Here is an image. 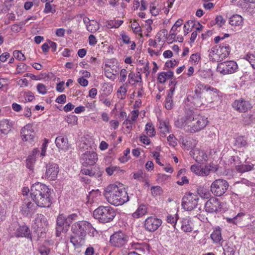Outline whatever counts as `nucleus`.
Returning a JSON list of instances; mask_svg holds the SVG:
<instances>
[{
  "instance_id": "30",
  "label": "nucleus",
  "mask_w": 255,
  "mask_h": 255,
  "mask_svg": "<svg viewBox=\"0 0 255 255\" xmlns=\"http://www.w3.org/2000/svg\"><path fill=\"white\" fill-rule=\"evenodd\" d=\"M243 23V17L239 14H235L231 16L229 20V23L232 26H240Z\"/></svg>"
},
{
  "instance_id": "6",
  "label": "nucleus",
  "mask_w": 255,
  "mask_h": 255,
  "mask_svg": "<svg viewBox=\"0 0 255 255\" xmlns=\"http://www.w3.org/2000/svg\"><path fill=\"white\" fill-rule=\"evenodd\" d=\"M229 187L228 182L223 179H218L212 182L210 191L216 196H221L226 193Z\"/></svg>"
},
{
  "instance_id": "58",
  "label": "nucleus",
  "mask_w": 255,
  "mask_h": 255,
  "mask_svg": "<svg viewBox=\"0 0 255 255\" xmlns=\"http://www.w3.org/2000/svg\"><path fill=\"white\" fill-rule=\"evenodd\" d=\"M116 61V60L115 59H113L107 61L105 64V68H106L107 69H111L115 67L116 68H117V66L114 65V63Z\"/></svg>"
},
{
  "instance_id": "23",
  "label": "nucleus",
  "mask_w": 255,
  "mask_h": 255,
  "mask_svg": "<svg viewBox=\"0 0 255 255\" xmlns=\"http://www.w3.org/2000/svg\"><path fill=\"white\" fill-rule=\"evenodd\" d=\"M238 157H233V160L236 164V169L237 171L240 173H244L246 172H248L252 170L253 169V165H249V164H238L240 163H237L236 161V159H238Z\"/></svg>"
},
{
  "instance_id": "45",
  "label": "nucleus",
  "mask_w": 255,
  "mask_h": 255,
  "mask_svg": "<svg viewBox=\"0 0 255 255\" xmlns=\"http://www.w3.org/2000/svg\"><path fill=\"white\" fill-rule=\"evenodd\" d=\"M195 24V22L192 20L187 21L184 25V35H187L188 33V31H190V26L191 25L192 27H194Z\"/></svg>"
},
{
  "instance_id": "13",
  "label": "nucleus",
  "mask_w": 255,
  "mask_h": 255,
  "mask_svg": "<svg viewBox=\"0 0 255 255\" xmlns=\"http://www.w3.org/2000/svg\"><path fill=\"white\" fill-rule=\"evenodd\" d=\"M21 135L23 141L32 143L34 141L35 132L30 124L25 125L21 130Z\"/></svg>"
},
{
  "instance_id": "33",
  "label": "nucleus",
  "mask_w": 255,
  "mask_h": 255,
  "mask_svg": "<svg viewBox=\"0 0 255 255\" xmlns=\"http://www.w3.org/2000/svg\"><path fill=\"white\" fill-rule=\"evenodd\" d=\"M21 98L23 99L22 101L24 103L32 102L35 99L34 94L31 91H25L21 93Z\"/></svg>"
},
{
  "instance_id": "27",
  "label": "nucleus",
  "mask_w": 255,
  "mask_h": 255,
  "mask_svg": "<svg viewBox=\"0 0 255 255\" xmlns=\"http://www.w3.org/2000/svg\"><path fill=\"white\" fill-rule=\"evenodd\" d=\"M147 207L145 205H140L139 206L137 210L134 212L132 216L133 218H139L147 213Z\"/></svg>"
},
{
  "instance_id": "55",
  "label": "nucleus",
  "mask_w": 255,
  "mask_h": 255,
  "mask_svg": "<svg viewBox=\"0 0 255 255\" xmlns=\"http://www.w3.org/2000/svg\"><path fill=\"white\" fill-rule=\"evenodd\" d=\"M173 106V101L171 98L166 97L165 107L167 110H171Z\"/></svg>"
},
{
  "instance_id": "17",
  "label": "nucleus",
  "mask_w": 255,
  "mask_h": 255,
  "mask_svg": "<svg viewBox=\"0 0 255 255\" xmlns=\"http://www.w3.org/2000/svg\"><path fill=\"white\" fill-rule=\"evenodd\" d=\"M47 225L48 223L45 217L43 215L38 214L34 220L33 227L35 230L42 233L43 232H45Z\"/></svg>"
},
{
  "instance_id": "21",
  "label": "nucleus",
  "mask_w": 255,
  "mask_h": 255,
  "mask_svg": "<svg viewBox=\"0 0 255 255\" xmlns=\"http://www.w3.org/2000/svg\"><path fill=\"white\" fill-rule=\"evenodd\" d=\"M217 47H218V45L213 46L209 51V57L210 60L213 62H219L223 60L220 53L221 51L219 50Z\"/></svg>"
},
{
  "instance_id": "7",
  "label": "nucleus",
  "mask_w": 255,
  "mask_h": 255,
  "mask_svg": "<svg viewBox=\"0 0 255 255\" xmlns=\"http://www.w3.org/2000/svg\"><path fill=\"white\" fill-rule=\"evenodd\" d=\"M198 200L197 195L187 193L182 199V208L186 211H192L197 206Z\"/></svg>"
},
{
  "instance_id": "3",
  "label": "nucleus",
  "mask_w": 255,
  "mask_h": 255,
  "mask_svg": "<svg viewBox=\"0 0 255 255\" xmlns=\"http://www.w3.org/2000/svg\"><path fill=\"white\" fill-rule=\"evenodd\" d=\"M104 195L109 203L116 206L122 205L129 200L126 190L115 184L107 186L104 190Z\"/></svg>"
},
{
  "instance_id": "61",
  "label": "nucleus",
  "mask_w": 255,
  "mask_h": 255,
  "mask_svg": "<svg viewBox=\"0 0 255 255\" xmlns=\"http://www.w3.org/2000/svg\"><path fill=\"white\" fill-rule=\"evenodd\" d=\"M55 102L59 104H64L66 102V96L65 94L59 96L56 99Z\"/></svg>"
},
{
  "instance_id": "56",
  "label": "nucleus",
  "mask_w": 255,
  "mask_h": 255,
  "mask_svg": "<svg viewBox=\"0 0 255 255\" xmlns=\"http://www.w3.org/2000/svg\"><path fill=\"white\" fill-rule=\"evenodd\" d=\"M25 24L24 22H21L19 25L13 24L11 26V29L13 31L18 32L21 30L22 27Z\"/></svg>"
},
{
  "instance_id": "26",
  "label": "nucleus",
  "mask_w": 255,
  "mask_h": 255,
  "mask_svg": "<svg viewBox=\"0 0 255 255\" xmlns=\"http://www.w3.org/2000/svg\"><path fill=\"white\" fill-rule=\"evenodd\" d=\"M159 128L161 136L165 137L166 136V133L170 132L171 127L168 122L163 121L159 123Z\"/></svg>"
},
{
  "instance_id": "62",
  "label": "nucleus",
  "mask_w": 255,
  "mask_h": 255,
  "mask_svg": "<svg viewBox=\"0 0 255 255\" xmlns=\"http://www.w3.org/2000/svg\"><path fill=\"white\" fill-rule=\"evenodd\" d=\"M166 80V75L165 72H161L159 74L158 77V80L160 83H164Z\"/></svg>"
},
{
  "instance_id": "11",
  "label": "nucleus",
  "mask_w": 255,
  "mask_h": 255,
  "mask_svg": "<svg viewBox=\"0 0 255 255\" xmlns=\"http://www.w3.org/2000/svg\"><path fill=\"white\" fill-rule=\"evenodd\" d=\"M128 241L127 236L122 232L113 234L110 237V243L115 247H121L124 246Z\"/></svg>"
},
{
  "instance_id": "46",
  "label": "nucleus",
  "mask_w": 255,
  "mask_h": 255,
  "mask_svg": "<svg viewBox=\"0 0 255 255\" xmlns=\"http://www.w3.org/2000/svg\"><path fill=\"white\" fill-rule=\"evenodd\" d=\"M246 59L250 63L253 68L255 69V54H248L246 56Z\"/></svg>"
},
{
  "instance_id": "42",
  "label": "nucleus",
  "mask_w": 255,
  "mask_h": 255,
  "mask_svg": "<svg viewBox=\"0 0 255 255\" xmlns=\"http://www.w3.org/2000/svg\"><path fill=\"white\" fill-rule=\"evenodd\" d=\"M151 193L152 196L156 197L162 194L163 190L159 186H154L151 187Z\"/></svg>"
},
{
  "instance_id": "28",
  "label": "nucleus",
  "mask_w": 255,
  "mask_h": 255,
  "mask_svg": "<svg viewBox=\"0 0 255 255\" xmlns=\"http://www.w3.org/2000/svg\"><path fill=\"white\" fill-rule=\"evenodd\" d=\"M217 48H218L219 50L221 51L220 53L223 60L229 56L231 48L228 44H222L218 45Z\"/></svg>"
},
{
  "instance_id": "5",
  "label": "nucleus",
  "mask_w": 255,
  "mask_h": 255,
  "mask_svg": "<svg viewBox=\"0 0 255 255\" xmlns=\"http://www.w3.org/2000/svg\"><path fill=\"white\" fill-rule=\"evenodd\" d=\"M191 170L197 175L201 176H207L211 172H215L218 169L217 165L214 163H209L205 166H201L198 164H194L191 166Z\"/></svg>"
},
{
  "instance_id": "54",
  "label": "nucleus",
  "mask_w": 255,
  "mask_h": 255,
  "mask_svg": "<svg viewBox=\"0 0 255 255\" xmlns=\"http://www.w3.org/2000/svg\"><path fill=\"white\" fill-rule=\"evenodd\" d=\"M177 221V215L176 214L175 216H173L172 215H168L167 216V222L169 223H171V224L173 225V226H174L176 223V222Z\"/></svg>"
},
{
  "instance_id": "57",
  "label": "nucleus",
  "mask_w": 255,
  "mask_h": 255,
  "mask_svg": "<svg viewBox=\"0 0 255 255\" xmlns=\"http://www.w3.org/2000/svg\"><path fill=\"white\" fill-rule=\"evenodd\" d=\"M65 121L68 124H75L77 122V118L75 115H70L66 118Z\"/></svg>"
},
{
  "instance_id": "51",
  "label": "nucleus",
  "mask_w": 255,
  "mask_h": 255,
  "mask_svg": "<svg viewBox=\"0 0 255 255\" xmlns=\"http://www.w3.org/2000/svg\"><path fill=\"white\" fill-rule=\"evenodd\" d=\"M37 90L39 93L42 95H44L47 93V89L45 86L43 84L39 83L37 85Z\"/></svg>"
},
{
  "instance_id": "4",
  "label": "nucleus",
  "mask_w": 255,
  "mask_h": 255,
  "mask_svg": "<svg viewBox=\"0 0 255 255\" xmlns=\"http://www.w3.org/2000/svg\"><path fill=\"white\" fill-rule=\"evenodd\" d=\"M116 215L115 210L111 206H100L93 212L94 218L104 224L113 221Z\"/></svg>"
},
{
  "instance_id": "63",
  "label": "nucleus",
  "mask_w": 255,
  "mask_h": 255,
  "mask_svg": "<svg viewBox=\"0 0 255 255\" xmlns=\"http://www.w3.org/2000/svg\"><path fill=\"white\" fill-rule=\"evenodd\" d=\"M127 75V71L125 69H122L120 72V81L121 82H125Z\"/></svg>"
},
{
  "instance_id": "10",
  "label": "nucleus",
  "mask_w": 255,
  "mask_h": 255,
  "mask_svg": "<svg viewBox=\"0 0 255 255\" xmlns=\"http://www.w3.org/2000/svg\"><path fill=\"white\" fill-rule=\"evenodd\" d=\"M97 160V154L94 151H86L82 154L80 158L82 164L85 167L94 165Z\"/></svg>"
},
{
  "instance_id": "34",
  "label": "nucleus",
  "mask_w": 255,
  "mask_h": 255,
  "mask_svg": "<svg viewBox=\"0 0 255 255\" xmlns=\"http://www.w3.org/2000/svg\"><path fill=\"white\" fill-rule=\"evenodd\" d=\"M235 143L238 147H245L248 145L246 138L242 136L237 137Z\"/></svg>"
},
{
  "instance_id": "59",
  "label": "nucleus",
  "mask_w": 255,
  "mask_h": 255,
  "mask_svg": "<svg viewBox=\"0 0 255 255\" xmlns=\"http://www.w3.org/2000/svg\"><path fill=\"white\" fill-rule=\"evenodd\" d=\"M167 139L171 146H174L176 144V138L173 134H170Z\"/></svg>"
},
{
  "instance_id": "47",
  "label": "nucleus",
  "mask_w": 255,
  "mask_h": 255,
  "mask_svg": "<svg viewBox=\"0 0 255 255\" xmlns=\"http://www.w3.org/2000/svg\"><path fill=\"white\" fill-rule=\"evenodd\" d=\"M77 217L78 216L76 214H72L66 217V227H69L72 222L77 219Z\"/></svg>"
},
{
  "instance_id": "16",
  "label": "nucleus",
  "mask_w": 255,
  "mask_h": 255,
  "mask_svg": "<svg viewBox=\"0 0 255 255\" xmlns=\"http://www.w3.org/2000/svg\"><path fill=\"white\" fill-rule=\"evenodd\" d=\"M221 208L219 199L215 197L210 198L205 205L206 211L211 213L218 212Z\"/></svg>"
},
{
  "instance_id": "37",
  "label": "nucleus",
  "mask_w": 255,
  "mask_h": 255,
  "mask_svg": "<svg viewBox=\"0 0 255 255\" xmlns=\"http://www.w3.org/2000/svg\"><path fill=\"white\" fill-rule=\"evenodd\" d=\"M236 252V247L232 245H227L224 248L225 255H234Z\"/></svg>"
},
{
  "instance_id": "35",
  "label": "nucleus",
  "mask_w": 255,
  "mask_h": 255,
  "mask_svg": "<svg viewBox=\"0 0 255 255\" xmlns=\"http://www.w3.org/2000/svg\"><path fill=\"white\" fill-rule=\"evenodd\" d=\"M181 228L185 232H190L192 230L190 221L187 219L182 221Z\"/></svg>"
},
{
  "instance_id": "41",
  "label": "nucleus",
  "mask_w": 255,
  "mask_h": 255,
  "mask_svg": "<svg viewBox=\"0 0 255 255\" xmlns=\"http://www.w3.org/2000/svg\"><path fill=\"white\" fill-rule=\"evenodd\" d=\"M35 161V157H34L33 155H29L26 160V167L30 170H33Z\"/></svg>"
},
{
  "instance_id": "53",
  "label": "nucleus",
  "mask_w": 255,
  "mask_h": 255,
  "mask_svg": "<svg viewBox=\"0 0 255 255\" xmlns=\"http://www.w3.org/2000/svg\"><path fill=\"white\" fill-rule=\"evenodd\" d=\"M133 178L136 179L139 181H142L143 180V172L142 171H138L136 173H133Z\"/></svg>"
},
{
  "instance_id": "2",
  "label": "nucleus",
  "mask_w": 255,
  "mask_h": 255,
  "mask_svg": "<svg viewBox=\"0 0 255 255\" xmlns=\"http://www.w3.org/2000/svg\"><path fill=\"white\" fill-rule=\"evenodd\" d=\"M30 195L35 204L40 207H49L51 204L50 191L48 187L40 182L31 187Z\"/></svg>"
},
{
  "instance_id": "18",
  "label": "nucleus",
  "mask_w": 255,
  "mask_h": 255,
  "mask_svg": "<svg viewBox=\"0 0 255 255\" xmlns=\"http://www.w3.org/2000/svg\"><path fill=\"white\" fill-rule=\"evenodd\" d=\"M21 208V213L24 216H28L34 213L36 206L28 200H24Z\"/></svg>"
},
{
  "instance_id": "8",
  "label": "nucleus",
  "mask_w": 255,
  "mask_h": 255,
  "mask_svg": "<svg viewBox=\"0 0 255 255\" xmlns=\"http://www.w3.org/2000/svg\"><path fill=\"white\" fill-rule=\"evenodd\" d=\"M238 69L237 63L234 61H227L218 64L217 70L223 75L231 74Z\"/></svg>"
},
{
  "instance_id": "39",
  "label": "nucleus",
  "mask_w": 255,
  "mask_h": 255,
  "mask_svg": "<svg viewBox=\"0 0 255 255\" xmlns=\"http://www.w3.org/2000/svg\"><path fill=\"white\" fill-rule=\"evenodd\" d=\"M245 216V214L243 212L239 213L235 217V225L240 227L244 226V224L242 223L243 219Z\"/></svg>"
},
{
  "instance_id": "24",
  "label": "nucleus",
  "mask_w": 255,
  "mask_h": 255,
  "mask_svg": "<svg viewBox=\"0 0 255 255\" xmlns=\"http://www.w3.org/2000/svg\"><path fill=\"white\" fill-rule=\"evenodd\" d=\"M16 235L17 237H25L31 239L30 230L29 228L25 226L19 227L16 232Z\"/></svg>"
},
{
  "instance_id": "9",
  "label": "nucleus",
  "mask_w": 255,
  "mask_h": 255,
  "mask_svg": "<svg viewBox=\"0 0 255 255\" xmlns=\"http://www.w3.org/2000/svg\"><path fill=\"white\" fill-rule=\"evenodd\" d=\"M162 223V220L156 217L150 216L145 219L144 227L147 231L154 232L161 225Z\"/></svg>"
},
{
  "instance_id": "29",
  "label": "nucleus",
  "mask_w": 255,
  "mask_h": 255,
  "mask_svg": "<svg viewBox=\"0 0 255 255\" xmlns=\"http://www.w3.org/2000/svg\"><path fill=\"white\" fill-rule=\"evenodd\" d=\"M187 99L192 103L196 107H200L203 105V100L201 96L188 95Z\"/></svg>"
},
{
  "instance_id": "40",
  "label": "nucleus",
  "mask_w": 255,
  "mask_h": 255,
  "mask_svg": "<svg viewBox=\"0 0 255 255\" xmlns=\"http://www.w3.org/2000/svg\"><path fill=\"white\" fill-rule=\"evenodd\" d=\"M211 238L215 243L219 242L222 239L221 233L220 230L214 231L211 235Z\"/></svg>"
},
{
  "instance_id": "64",
  "label": "nucleus",
  "mask_w": 255,
  "mask_h": 255,
  "mask_svg": "<svg viewBox=\"0 0 255 255\" xmlns=\"http://www.w3.org/2000/svg\"><path fill=\"white\" fill-rule=\"evenodd\" d=\"M216 23L219 25V26H222L225 22V20L223 18V16L221 15H218L216 18Z\"/></svg>"
},
{
  "instance_id": "22",
  "label": "nucleus",
  "mask_w": 255,
  "mask_h": 255,
  "mask_svg": "<svg viewBox=\"0 0 255 255\" xmlns=\"http://www.w3.org/2000/svg\"><path fill=\"white\" fill-rule=\"evenodd\" d=\"M55 144L57 147L61 150H66L68 148V141L67 138L63 136L57 137L55 139Z\"/></svg>"
},
{
  "instance_id": "32",
  "label": "nucleus",
  "mask_w": 255,
  "mask_h": 255,
  "mask_svg": "<svg viewBox=\"0 0 255 255\" xmlns=\"http://www.w3.org/2000/svg\"><path fill=\"white\" fill-rule=\"evenodd\" d=\"M66 222H67L66 217L63 214L59 215L57 218L56 227H61L65 229V232H66L68 227H66Z\"/></svg>"
},
{
  "instance_id": "48",
  "label": "nucleus",
  "mask_w": 255,
  "mask_h": 255,
  "mask_svg": "<svg viewBox=\"0 0 255 255\" xmlns=\"http://www.w3.org/2000/svg\"><path fill=\"white\" fill-rule=\"evenodd\" d=\"M119 170V167L116 166H110L106 168V172L108 175L111 176L113 175L115 172L118 171Z\"/></svg>"
},
{
  "instance_id": "31",
  "label": "nucleus",
  "mask_w": 255,
  "mask_h": 255,
  "mask_svg": "<svg viewBox=\"0 0 255 255\" xmlns=\"http://www.w3.org/2000/svg\"><path fill=\"white\" fill-rule=\"evenodd\" d=\"M194 154L195 160L198 163H202L207 160V154L203 151L196 150Z\"/></svg>"
},
{
  "instance_id": "52",
  "label": "nucleus",
  "mask_w": 255,
  "mask_h": 255,
  "mask_svg": "<svg viewBox=\"0 0 255 255\" xmlns=\"http://www.w3.org/2000/svg\"><path fill=\"white\" fill-rule=\"evenodd\" d=\"M38 251L41 255H48L50 252V249L45 246H41L39 248Z\"/></svg>"
},
{
  "instance_id": "25",
  "label": "nucleus",
  "mask_w": 255,
  "mask_h": 255,
  "mask_svg": "<svg viewBox=\"0 0 255 255\" xmlns=\"http://www.w3.org/2000/svg\"><path fill=\"white\" fill-rule=\"evenodd\" d=\"M11 124L7 120H3L0 123V131L3 134H7L11 128Z\"/></svg>"
},
{
  "instance_id": "1",
  "label": "nucleus",
  "mask_w": 255,
  "mask_h": 255,
  "mask_svg": "<svg viewBox=\"0 0 255 255\" xmlns=\"http://www.w3.org/2000/svg\"><path fill=\"white\" fill-rule=\"evenodd\" d=\"M207 123V118L205 116L191 114L177 119L175 125L178 128H183L186 131L195 132L203 129Z\"/></svg>"
},
{
  "instance_id": "43",
  "label": "nucleus",
  "mask_w": 255,
  "mask_h": 255,
  "mask_svg": "<svg viewBox=\"0 0 255 255\" xmlns=\"http://www.w3.org/2000/svg\"><path fill=\"white\" fill-rule=\"evenodd\" d=\"M197 193L203 198L208 199L210 196V193L203 187H199L197 189Z\"/></svg>"
},
{
  "instance_id": "50",
  "label": "nucleus",
  "mask_w": 255,
  "mask_h": 255,
  "mask_svg": "<svg viewBox=\"0 0 255 255\" xmlns=\"http://www.w3.org/2000/svg\"><path fill=\"white\" fill-rule=\"evenodd\" d=\"M13 56L17 59L23 61L25 59V57L23 54H22L20 51L18 50H15L13 52Z\"/></svg>"
},
{
  "instance_id": "60",
  "label": "nucleus",
  "mask_w": 255,
  "mask_h": 255,
  "mask_svg": "<svg viewBox=\"0 0 255 255\" xmlns=\"http://www.w3.org/2000/svg\"><path fill=\"white\" fill-rule=\"evenodd\" d=\"M182 22H183V20L182 19H178L176 21V22L175 23L174 25L172 26V27L171 28V29L170 30V32L172 31L175 32L177 30V28L178 27H180L182 25Z\"/></svg>"
},
{
  "instance_id": "49",
  "label": "nucleus",
  "mask_w": 255,
  "mask_h": 255,
  "mask_svg": "<svg viewBox=\"0 0 255 255\" xmlns=\"http://www.w3.org/2000/svg\"><path fill=\"white\" fill-rule=\"evenodd\" d=\"M56 11L55 8H53L52 6L49 2H46L45 5V8L43 12L45 13L49 12L54 13Z\"/></svg>"
},
{
  "instance_id": "44",
  "label": "nucleus",
  "mask_w": 255,
  "mask_h": 255,
  "mask_svg": "<svg viewBox=\"0 0 255 255\" xmlns=\"http://www.w3.org/2000/svg\"><path fill=\"white\" fill-rule=\"evenodd\" d=\"M105 69V75L110 79H114L116 76L118 74V70H115V73H112L110 69L104 68Z\"/></svg>"
},
{
  "instance_id": "19",
  "label": "nucleus",
  "mask_w": 255,
  "mask_h": 255,
  "mask_svg": "<svg viewBox=\"0 0 255 255\" xmlns=\"http://www.w3.org/2000/svg\"><path fill=\"white\" fill-rule=\"evenodd\" d=\"M86 236L78 234H73L70 237V243H71L75 249L81 248L84 245L85 243Z\"/></svg>"
},
{
  "instance_id": "12",
  "label": "nucleus",
  "mask_w": 255,
  "mask_h": 255,
  "mask_svg": "<svg viewBox=\"0 0 255 255\" xmlns=\"http://www.w3.org/2000/svg\"><path fill=\"white\" fill-rule=\"evenodd\" d=\"M91 224L88 222L82 221L75 223L72 226L71 230L73 234L83 235L86 236V231Z\"/></svg>"
},
{
  "instance_id": "38",
  "label": "nucleus",
  "mask_w": 255,
  "mask_h": 255,
  "mask_svg": "<svg viewBox=\"0 0 255 255\" xmlns=\"http://www.w3.org/2000/svg\"><path fill=\"white\" fill-rule=\"evenodd\" d=\"M145 130L146 134L149 136H154L155 134L154 127L152 123H148L146 124Z\"/></svg>"
},
{
  "instance_id": "36",
  "label": "nucleus",
  "mask_w": 255,
  "mask_h": 255,
  "mask_svg": "<svg viewBox=\"0 0 255 255\" xmlns=\"http://www.w3.org/2000/svg\"><path fill=\"white\" fill-rule=\"evenodd\" d=\"M131 117L130 119H127L124 123L123 125L132 124V122L136 120L138 116V111L134 110L131 112Z\"/></svg>"
},
{
  "instance_id": "20",
  "label": "nucleus",
  "mask_w": 255,
  "mask_h": 255,
  "mask_svg": "<svg viewBox=\"0 0 255 255\" xmlns=\"http://www.w3.org/2000/svg\"><path fill=\"white\" fill-rule=\"evenodd\" d=\"M196 87L200 91L202 90H205L209 93L210 95H213V98L217 99L219 96V91L216 88H214L209 85H204L201 83H199L197 84Z\"/></svg>"
},
{
  "instance_id": "15",
  "label": "nucleus",
  "mask_w": 255,
  "mask_h": 255,
  "mask_svg": "<svg viewBox=\"0 0 255 255\" xmlns=\"http://www.w3.org/2000/svg\"><path fill=\"white\" fill-rule=\"evenodd\" d=\"M59 172V166L54 163H49L46 166L45 177L50 180H55Z\"/></svg>"
},
{
  "instance_id": "14",
  "label": "nucleus",
  "mask_w": 255,
  "mask_h": 255,
  "mask_svg": "<svg viewBox=\"0 0 255 255\" xmlns=\"http://www.w3.org/2000/svg\"><path fill=\"white\" fill-rule=\"evenodd\" d=\"M233 108L234 110L240 113H246L252 108V106L248 101L241 98L235 100L233 104Z\"/></svg>"
}]
</instances>
